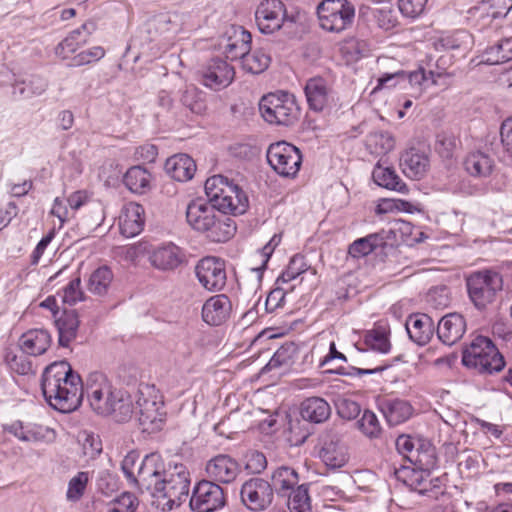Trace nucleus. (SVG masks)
I'll return each mask as SVG.
<instances>
[{"mask_svg": "<svg viewBox=\"0 0 512 512\" xmlns=\"http://www.w3.org/2000/svg\"><path fill=\"white\" fill-rule=\"evenodd\" d=\"M41 389L50 406L62 413L76 410L84 394L80 376L65 360L54 362L45 368Z\"/></svg>", "mask_w": 512, "mask_h": 512, "instance_id": "obj_1", "label": "nucleus"}, {"mask_svg": "<svg viewBox=\"0 0 512 512\" xmlns=\"http://www.w3.org/2000/svg\"><path fill=\"white\" fill-rule=\"evenodd\" d=\"M84 392L90 407L99 415H113L117 422H125L133 413L132 401L124 397L120 390L112 387L107 377L101 372L89 374Z\"/></svg>", "mask_w": 512, "mask_h": 512, "instance_id": "obj_2", "label": "nucleus"}, {"mask_svg": "<svg viewBox=\"0 0 512 512\" xmlns=\"http://www.w3.org/2000/svg\"><path fill=\"white\" fill-rule=\"evenodd\" d=\"M186 218L193 229L204 233L212 242H226L236 232L235 222L228 215L216 214L202 197L188 205Z\"/></svg>", "mask_w": 512, "mask_h": 512, "instance_id": "obj_3", "label": "nucleus"}, {"mask_svg": "<svg viewBox=\"0 0 512 512\" xmlns=\"http://www.w3.org/2000/svg\"><path fill=\"white\" fill-rule=\"evenodd\" d=\"M462 364L480 373L491 374L502 370L505 361L491 339L478 335L463 349Z\"/></svg>", "mask_w": 512, "mask_h": 512, "instance_id": "obj_4", "label": "nucleus"}, {"mask_svg": "<svg viewBox=\"0 0 512 512\" xmlns=\"http://www.w3.org/2000/svg\"><path fill=\"white\" fill-rule=\"evenodd\" d=\"M190 473L187 467L182 463L169 464L165 469L161 480L155 492L159 497L166 499L163 504V510H172L174 507L181 505L189 495L190 489Z\"/></svg>", "mask_w": 512, "mask_h": 512, "instance_id": "obj_5", "label": "nucleus"}, {"mask_svg": "<svg viewBox=\"0 0 512 512\" xmlns=\"http://www.w3.org/2000/svg\"><path fill=\"white\" fill-rule=\"evenodd\" d=\"M259 111L266 122L283 126L293 125L301 114L296 97L285 91L264 95L259 102Z\"/></svg>", "mask_w": 512, "mask_h": 512, "instance_id": "obj_6", "label": "nucleus"}, {"mask_svg": "<svg viewBox=\"0 0 512 512\" xmlns=\"http://www.w3.org/2000/svg\"><path fill=\"white\" fill-rule=\"evenodd\" d=\"M468 296L474 306L482 310L491 304L503 288L500 273L493 270L474 272L466 278Z\"/></svg>", "mask_w": 512, "mask_h": 512, "instance_id": "obj_7", "label": "nucleus"}, {"mask_svg": "<svg viewBox=\"0 0 512 512\" xmlns=\"http://www.w3.org/2000/svg\"><path fill=\"white\" fill-rule=\"evenodd\" d=\"M320 25L329 32H342L350 27L355 8L347 0H324L317 7Z\"/></svg>", "mask_w": 512, "mask_h": 512, "instance_id": "obj_8", "label": "nucleus"}, {"mask_svg": "<svg viewBox=\"0 0 512 512\" xmlns=\"http://www.w3.org/2000/svg\"><path fill=\"white\" fill-rule=\"evenodd\" d=\"M266 156L272 169L283 177H295L301 167L302 155L300 150L286 141L271 144Z\"/></svg>", "mask_w": 512, "mask_h": 512, "instance_id": "obj_9", "label": "nucleus"}, {"mask_svg": "<svg viewBox=\"0 0 512 512\" xmlns=\"http://www.w3.org/2000/svg\"><path fill=\"white\" fill-rule=\"evenodd\" d=\"M240 499L242 504L250 511L263 512L273 503L274 489L267 480L253 477L242 484Z\"/></svg>", "mask_w": 512, "mask_h": 512, "instance_id": "obj_10", "label": "nucleus"}, {"mask_svg": "<svg viewBox=\"0 0 512 512\" xmlns=\"http://www.w3.org/2000/svg\"><path fill=\"white\" fill-rule=\"evenodd\" d=\"M227 503L225 490L210 480L199 481L193 489L190 507L195 512H215Z\"/></svg>", "mask_w": 512, "mask_h": 512, "instance_id": "obj_11", "label": "nucleus"}, {"mask_svg": "<svg viewBox=\"0 0 512 512\" xmlns=\"http://www.w3.org/2000/svg\"><path fill=\"white\" fill-rule=\"evenodd\" d=\"M196 276L208 291L217 292L226 285L225 264L216 257H205L195 267Z\"/></svg>", "mask_w": 512, "mask_h": 512, "instance_id": "obj_12", "label": "nucleus"}, {"mask_svg": "<svg viewBox=\"0 0 512 512\" xmlns=\"http://www.w3.org/2000/svg\"><path fill=\"white\" fill-rule=\"evenodd\" d=\"M319 457L331 469L343 467L349 459L343 436L335 431L326 432L321 438Z\"/></svg>", "mask_w": 512, "mask_h": 512, "instance_id": "obj_13", "label": "nucleus"}, {"mask_svg": "<svg viewBox=\"0 0 512 512\" xmlns=\"http://www.w3.org/2000/svg\"><path fill=\"white\" fill-rule=\"evenodd\" d=\"M199 73L201 83L216 91L229 86L235 76L234 67L221 58L209 60Z\"/></svg>", "mask_w": 512, "mask_h": 512, "instance_id": "obj_14", "label": "nucleus"}, {"mask_svg": "<svg viewBox=\"0 0 512 512\" xmlns=\"http://www.w3.org/2000/svg\"><path fill=\"white\" fill-rule=\"evenodd\" d=\"M255 19L262 33L272 34L287 19L285 6L280 0H263L257 7Z\"/></svg>", "mask_w": 512, "mask_h": 512, "instance_id": "obj_15", "label": "nucleus"}, {"mask_svg": "<svg viewBox=\"0 0 512 512\" xmlns=\"http://www.w3.org/2000/svg\"><path fill=\"white\" fill-rule=\"evenodd\" d=\"M138 421L143 432L154 433L161 430L165 415L163 402L145 397L142 392L137 399Z\"/></svg>", "mask_w": 512, "mask_h": 512, "instance_id": "obj_16", "label": "nucleus"}, {"mask_svg": "<svg viewBox=\"0 0 512 512\" xmlns=\"http://www.w3.org/2000/svg\"><path fill=\"white\" fill-rule=\"evenodd\" d=\"M250 32L241 26L231 25L224 33L220 46L230 60L242 59L251 50Z\"/></svg>", "mask_w": 512, "mask_h": 512, "instance_id": "obj_17", "label": "nucleus"}, {"mask_svg": "<svg viewBox=\"0 0 512 512\" xmlns=\"http://www.w3.org/2000/svg\"><path fill=\"white\" fill-rule=\"evenodd\" d=\"M166 467L160 454L154 452L146 455L137 468L135 485L141 489L156 490Z\"/></svg>", "mask_w": 512, "mask_h": 512, "instance_id": "obj_18", "label": "nucleus"}, {"mask_svg": "<svg viewBox=\"0 0 512 512\" xmlns=\"http://www.w3.org/2000/svg\"><path fill=\"white\" fill-rule=\"evenodd\" d=\"M205 472L210 481L218 484H229L240 473V465L231 456L218 454L206 463Z\"/></svg>", "mask_w": 512, "mask_h": 512, "instance_id": "obj_19", "label": "nucleus"}, {"mask_svg": "<svg viewBox=\"0 0 512 512\" xmlns=\"http://www.w3.org/2000/svg\"><path fill=\"white\" fill-rule=\"evenodd\" d=\"M246 178L239 171L228 170L225 173L214 174L208 177L204 184V192H224L226 189L231 192H244L246 188Z\"/></svg>", "mask_w": 512, "mask_h": 512, "instance_id": "obj_20", "label": "nucleus"}, {"mask_svg": "<svg viewBox=\"0 0 512 512\" xmlns=\"http://www.w3.org/2000/svg\"><path fill=\"white\" fill-rule=\"evenodd\" d=\"M405 326L410 339L420 346L426 345L432 339L435 331L434 321L423 313L410 315Z\"/></svg>", "mask_w": 512, "mask_h": 512, "instance_id": "obj_21", "label": "nucleus"}, {"mask_svg": "<svg viewBox=\"0 0 512 512\" xmlns=\"http://www.w3.org/2000/svg\"><path fill=\"white\" fill-rule=\"evenodd\" d=\"M466 331L465 318L459 313H449L441 318L437 326V336L446 345L459 341Z\"/></svg>", "mask_w": 512, "mask_h": 512, "instance_id": "obj_22", "label": "nucleus"}, {"mask_svg": "<svg viewBox=\"0 0 512 512\" xmlns=\"http://www.w3.org/2000/svg\"><path fill=\"white\" fill-rule=\"evenodd\" d=\"M206 203H209L221 215H241L249 207L247 194H213V197L206 200Z\"/></svg>", "mask_w": 512, "mask_h": 512, "instance_id": "obj_23", "label": "nucleus"}, {"mask_svg": "<svg viewBox=\"0 0 512 512\" xmlns=\"http://www.w3.org/2000/svg\"><path fill=\"white\" fill-rule=\"evenodd\" d=\"M231 307V301L226 295H215L204 303L202 307V319L212 326L221 325L229 317Z\"/></svg>", "mask_w": 512, "mask_h": 512, "instance_id": "obj_24", "label": "nucleus"}, {"mask_svg": "<svg viewBox=\"0 0 512 512\" xmlns=\"http://www.w3.org/2000/svg\"><path fill=\"white\" fill-rule=\"evenodd\" d=\"M144 226V208L142 205L129 202L125 205L119 217V228L123 236L127 238L138 235Z\"/></svg>", "mask_w": 512, "mask_h": 512, "instance_id": "obj_25", "label": "nucleus"}, {"mask_svg": "<svg viewBox=\"0 0 512 512\" xmlns=\"http://www.w3.org/2000/svg\"><path fill=\"white\" fill-rule=\"evenodd\" d=\"M305 95L309 107L317 112L323 111L332 101L331 89L321 77L307 81Z\"/></svg>", "mask_w": 512, "mask_h": 512, "instance_id": "obj_26", "label": "nucleus"}, {"mask_svg": "<svg viewBox=\"0 0 512 512\" xmlns=\"http://www.w3.org/2000/svg\"><path fill=\"white\" fill-rule=\"evenodd\" d=\"M94 29L95 26L93 23H84L79 28L71 31L69 35L56 46L55 54L62 59H67L88 42V38Z\"/></svg>", "mask_w": 512, "mask_h": 512, "instance_id": "obj_27", "label": "nucleus"}, {"mask_svg": "<svg viewBox=\"0 0 512 512\" xmlns=\"http://www.w3.org/2000/svg\"><path fill=\"white\" fill-rule=\"evenodd\" d=\"M400 165L406 176L419 179L428 171L430 160L425 152L410 148L402 154Z\"/></svg>", "mask_w": 512, "mask_h": 512, "instance_id": "obj_28", "label": "nucleus"}, {"mask_svg": "<svg viewBox=\"0 0 512 512\" xmlns=\"http://www.w3.org/2000/svg\"><path fill=\"white\" fill-rule=\"evenodd\" d=\"M164 168L172 179L186 182L193 178L196 164L189 155L179 153L169 157L165 162Z\"/></svg>", "mask_w": 512, "mask_h": 512, "instance_id": "obj_29", "label": "nucleus"}, {"mask_svg": "<svg viewBox=\"0 0 512 512\" xmlns=\"http://www.w3.org/2000/svg\"><path fill=\"white\" fill-rule=\"evenodd\" d=\"M379 407L390 426L405 422L413 411L408 401L398 398L384 399L380 402Z\"/></svg>", "mask_w": 512, "mask_h": 512, "instance_id": "obj_30", "label": "nucleus"}, {"mask_svg": "<svg viewBox=\"0 0 512 512\" xmlns=\"http://www.w3.org/2000/svg\"><path fill=\"white\" fill-rule=\"evenodd\" d=\"M183 257L178 246L168 244L155 249L149 259L151 264L159 270H174L182 263Z\"/></svg>", "mask_w": 512, "mask_h": 512, "instance_id": "obj_31", "label": "nucleus"}, {"mask_svg": "<svg viewBox=\"0 0 512 512\" xmlns=\"http://www.w3.org/2000/svg\"><path fill=\"white\" fill-rule=\"evenodd\" d=\"M58 330V343L62 347H68L76 338L80 320L76 310H64L60 317L55 318Z\"/></svg>", "mask_w": 512, "mask_h": 512, "instance_id": "obj_32", "label": "nucleus"}, {"mask_svg": "<svg viewBox=\"0 0 512 512\" xmlns=\"http://www.w3.org/2000/svg\"><path fill=\"white\" fill-rule=\"evenodd\" d=\"M301 417L311 423H323L331 415V407L328 402L321 397H309L302 401L300 405Z\"/></svg>", "mask_w": 512, "mask_h": 512, "instance_id": "obj_33", "label": "nucleus"}, {"mask_svg": "<svg viewBox=\"0 0 512 512\" xmlns=\"http://www.w3.org/2000/svg\"><path fill=\"white\" fill-rule=\"evenodd\" d=\"M51 343L48 331L33 329L24 333L20 338V347L26 354L38 356L47 351Z\"/></svg>", "mask_w": 512, "mask_h": 512, "instance_id": "obj_34", "label": "nucleus"}, {"mask_svg": "<svg viewBox=\"0 0 512 512\" xmlns=\"http://www.w3.org/2000/svg\"><path fill=\"white\" fill-rule=\"evenodd\" d=\"M419 470L403 468L396 472L397 478L402 480L406 486L411 490L417 491L424 495L429 491L430 486V473L428 472V466H418Z\"/></svg>", "mask_w": 512, "mask_h": 512, "instance_id": "obj_35", "label": "nucleus"}, {"mask_svg": "<svg viewBox=\"0 0 512 512\" xmlns=\"http://www.w3.org/2000/svg\"><path fill=\"white\" fill-rule=\"evenodd\" d=\"M494 159L483 151L469 153L464 160V168L474 177H487L493 171Z\"/></svg>", "mask_w": 512, "mask_h": 512, "instance_id": "obj_36", "label": "nucleus"}, {"mask_svg": "<svg viewBox=\"0 0 512 512\" xmlns=\"http://www.w3.org/2000/svg\"><path fill=\"white\" fill-rule=\"evenodd\" d=\"M512 8V0H482L479 5L470 9L474 16L482 18H504Z\"/></svg>", "mask_w": 512, "mask_h": 512, "instance_id": "obj_37", "label": "nucleus"}, {"mask_svg": "<svg viewBox=\"0 0 512 512\" xmlns=\"http://www.w3.org/2000/svg\"><path fill=\"white\" fill-rule=\"evenodd\" d=\"M48 87L45 78L38 75H30L13 84V94L23 99H29L43 94Z\"/></svg>", "mask_w": 512, "mask_h": 512, "instance_id": "obj_38", "label": "nucleus"}, {"mask_svg": "<svg viewBox=\"0 0 512 512\" xmlns=\"http://www.w3.org/2000/svg\"><path fill=\"white\" fill-rule=\"evenodd\" d=\"M123 182L130 192H138L139 190L152 189L153 176L144 167L140 165L132 166L123 176Z\"/></svg>", "mask_w": 512, "mask_h": 512, "instance_id": "obj_39", "label": "nucleus"}, {"mask_svg": "<svg viewBox=\"0 0 512 512\" xmlns=\"http://www.w3.org/2000/svg\"><path fill=\"white\" fill-rule=\"evenodd\" d=\"M374 182L381 188L393 190L396 192H403L408 190L405 183L402 182L396 172L388 167L380 165L375 166L372 172Z\"/></svg>", "mask_w": 512, "mask_h": 512, "instance_id": "obj_40", "label": "nucleus"}, {"mask_svg": "<svg viewBox=\"0 0 512 512\" xmlns=\"http://www.w3.org/2000/svg\"><path fill=\"white\" fill-rule=\"evenodd\" d=\"M298 354V346L292 341L285 342L273 354L263 371H271L283 366H290Z\"/></svg>", "mask_w": 512, "mask_h": 512, "instance_id": "obj_41", "label": "nucleus"}, {"mask_svg": "<svg viewBox=\"0 0 512 512\" xmlns=\"http://www.w3.org/2000/svg\"><path fill=\"white\" fill-rule=\"evenodd\" d=\"M397 450L403 454L411 463L417 466H429L433 462L424 461L423 457L428 456L422 453L420 448H415V441L407 435H401L396 440Z\"/></svg>", "mask_w": 512, "mask_h": 512, "instance_id": "obj_42", "label": "nucleus"}, {"mask_svg": "<svg viewBox=\"0 0 512 512\" xmlns=\"http://www.w3.org/2000/svg\"><path fill=\"white\" fill-rule=\"evenodd\" d=\"M482 57V62L489 65L512 60V38L501 40L496 45L487 48Z\"/></svg>", "mask_w": 512, "mask_h": 512, "instance_id": "obj_43", "label": "nucleus"}, {"mask_svg": "<svg viewBox=\"0 0 512 512\" xmlns=\"http://www.w3.org/2000/svg\"><path fill=\"white\" fill-rule=\"evenodd\" d=\"M298 481V473L293 468L281 466L273 472L271 485L278 493L285 494V492L293 490Z\"/></svg>", "mask_w": 512, "mask_h": 512, "instance_id": "obj_44", "label": "nucleus"}, {"mask_svg": "<svg viewBox=\"0 0 512 512\" xmlns=\"http://www.w3.org/2000/svg\"><path fill=\"white\" fill-rule=\"evenodd\" d=\"M87 201V196H81L80 194H71L66 197L65 194L56 197L51 209V214L58 217L63 222L68 216V207L72 210L79 209Z\"/></svg>", "mask_w": 512, "mask_h": 512, "instance_id": "obj_45", "label": "nucleus"}, {"mask_svg": "<svg viewBox=\"0 0 512 512\" xmlns=\"http://www.w3.org/2000/svg\"><path fill=\"white\" fill-rule=\"evenodd\" d=\"M270 62L271 57L263 48L256 49L252 53L248 52L241 59L243 69L252 74L264 72Z\"/></svg>", "mask_w": 512, "mask_h": 512, "instance_id": "obj_46", "label": "nucleus"}, {"mask_svg": "<svg viewBox=\"0 0 512 512\" xmlns=\"http://www.w3.org/2000/svg\"><path fill=\"white\" fill-rule=\"evenodd\" d=\"M402 76V87L406 89L407 85H409L411 88V95L414 97H419L429 83L431 84V78L423 68H419L418 70L409 73L402 70Z\"/></svg>", "mask_w": 512, "mask_h": 512, "instance_id": "obj_47", "label": "nucleus"}, {"mask_svg": "<svg viewBox=\"0 0 512 512\" xmlns=\"http://www.w3.org/2000/svg\"><path fill=\"white\" fill-rule=\"evenodd\" d=\"M364 344L367 346L370 352H379L386 354L391 349V343L388 338V334L383 328H374L368 330L364 334Z\"/></svg>", "mask_w": 512, "mask_h": 512, "instance_id": "obj_48", "label": "nucleus"}, {"mask_svg": "<svg viewBox=\"0 0 512 512\" xmlns=\"http://www.w3.org/2000/svg\"><path fill=\"white\" fill-rule=\"evenodd\" d=\"M394 138L388 132H371L366 138V147L375 155L387 154L394 148Z\"/></svg>", "mask_w": 512, "mask_h": 512, "instance_id": "obj_49", "label": "nucleus"}, {"mask_svg": "<svg viewBox=\"0 0 512 512\" xmlns=\"http://www.w3.org/2000/svg\"><path fill=\"white\" fill-rule=\"evenodd\" d=\"M113 280V273L107 266L97 268L88 281V290L93 294L104 295Z\"/></svg>", "mask_w": 512, "mask_h": 512, "instance_id": "obj_50", "label": "nucleus"}, {"mask_svg": "<svg viewBox=\"0 0 512 512\" xmlns=\"http://www.w3.org/2000/svg\"><path fill=\"white\" fill-rule=\"evenodd\" d=\"M181 103L192 113L202 114L206 109L203 93L194 85H187L182 91Z\"/></svg>", "mask_w": 512, "mask_h": 512, "instance_id": "obj_51", "label": "nucleus"}, {"mask_svg": "<svg viewBox=\"0 0 512 512\" xmlns=\"http://www.w3.org/2000/svg\"><path fill=\"white\" fill-rule=\"evenodd\" d=\"M288 508L291 512H312L307 484L299 485L290 492Z\"/></svg>", "mask_w": 512, "mask_h": 512, "instance_id": "obj_52", "label": "nucleus"}, {"mask_svg": "<svg viewBox=\"0 0 512 512\" xmlns=\"http://www.w3.org/2000/svg\"><path fill=\"white\" fill-rule=\"evenodd\" d=\"M421 209L417 206L411 204L408 201L401 199H392V198H383L380 199L375 208V213L377 215L387 214V213H395L405 211L408 213H413L414 211H420Z\"/></svg>", "mask_w": 512, "mask_h": 512, "instance_id": "obj_53", "label": "nucleus"}, {"mask_svg": "<svg viewBox=\"0 0 512 512\" xmlns=\"http://www.w3.org/2000/svg\"><path fill=\"white\" fill-rule=\"evenodd\" d=\"M305 270L306 268L303 256L295 255L291 258L287 269L277 278V284L288 283L305 272Z\"/></svg>", "mask_w": 512, "mask_h": 512, "instance_id": "obj_54", "label": "nucleus"}, {"mask_svg": "<svg viewBox=\"0 0 512 512\" xmlns=\"http://www.w3.org/2000/svg\"><path fill=\"white\" fill-rule=\"evenodd\" d=\"M88 483V473L79 472L68 483L67 499L70 501H78L84 494Z\"/></svg>", "mask_w": 512, "mask_h": 512, "instance_id": "obj_55", "label": "nucleus"}, {"mask_svg": "<svg viewBox=\"0 0 512 512\" xmlns=\"http://www.w3.org/2000/svg\"><path fill=\"white\" fill-rule=\"evenodd\" d=\"M140 462V453L136 450L128 452L121 462V469L124 475L128 481L134 485L137 477V468L139 467Z\"/></svg>", "mask_w": 512, "mask_h": 512, "instance_id": "obj_56", "label": "nucleus"}, {"mask_svg": "<svg viewBox=\"0 0 512 512\" xmlns=\"http://www.w3.org/2000/svg\"><path fill=\"white\" fill-rule=\"evenodd\" d=\"M360 430L370 438L378 437L381 432V427L376 415L365 410L361 419L358 421Z\"/></svg>", "mask_w": 512, "mask_h": 512, "instance_id": "obj_57", "label": "nucleus"}, {"mask_svg": "<svg viewBox=\"0 0 512 512\" xmlns=\"http://www.w3.org/2000/svg\"><path fill=\"white\" fill-rule=\"evenodd\" d=\"M458 143L454 135L443 133L438 135L435 148L441 157L449 159L453 156Z\"/></svg>", "mask_w": 512, "mask_h": 512, "instance_id": "obj_58", "label": "nucleus"}, {"mask_svg": "<svg viewBox=\"0 0 512 512\" xmlns=\"http://www.w3.org/2000/svg\"><path fill=\"white\" fill-rule=\"evenodd\" d=\"M428 0H398V7L403 16L408 18H417L426 7Z\"/></svg>", "mask_w": 512, "mask_h": 512, "instance_id": "obj_59", "label": "nucleus"}, {"mask_svg": "<svg viewBox=\"0 0 512 512\" xmlns=\"http://www.w3.org/2000/svg\"><path fill=\"white\" fill-rule=\"evenodd\" d=\"M281 235L275 234L271 240L261 249L260 256L262 258V263L258 267H253L252 271L257 273L258 279L261 280L262 274L266 269L267 263L275 249V247L280 243Z\"/></svg>", "mask_w": 512, "mask_h": 512, "instance_id": "obj_60", "label": "nucleus"}, {"mask_svg": "<svg viewBox=\"0 0 512 512\" xmlns=\"http://www.w3.org/2000/svg\"><path fill=\"white\" fill-rule=\"evenodd\" d=\"M81 279L77 277L69 282L63 289L62 301L70 305H74L77 301L83 300V291L80 288Z\"/></svg>", "mask_w": 512, "mask_h": 512, "instance_id": "obj_61", "label": "nucleus"}, {"mask_svg": "<svg viewBox=\"0 0 512 512\" xmlns=\"http://www.w3.org/2000/svg\"><path fill=\"white\" fill-rule=\"evenodd\" d=\"M267 467L265 455L259 451H251L246 455L245 469L252 474H260Z\"/></svg>", "mask_w": 512, "mask_h": 512, "instance_id": "obj_62", "label": "nucleus"}, {"mask_svg": "<svg viewBox=\"0 0 512 512\" xmlns=\"http://www.w3.org/2000/svg\"><path fill=\"white\" fill-rule=\"evenodd\" d=\"M52 438H54V431L48 427L40 425L26 426L25 442H39L44 440H51Z\"/></svg>", "mask_w": 512, "mask_h": 512, "instance_id": "obj_63", "label": "nucleus"}, {"mask_svg": "<svg viewBox=\"0 0 512 512\" xmlns=\"http://www.w3.org/2000/svg\"><path fill=\"white\" fill-rule=\"evenodd\" d=\"M136 498L131 493H123L117 497L110 509V512H134L136 508Z\"/></svg>", "mask_w": 512, "mask_h": 512, "instance_id": "obj_64", "label": "nucleus"}]
</instances>
